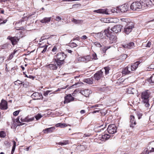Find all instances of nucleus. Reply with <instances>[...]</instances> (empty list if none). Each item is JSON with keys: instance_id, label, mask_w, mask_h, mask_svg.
Instances as JSON below:
<instances>
[{"instance_id": "9d476101", "label": "nucleus", "mask_w": 154, "mask_h": 154, "mask_svg": "<svg viewBox=\"0 0 154 154\" xmlns=\"http://www.w3.org/2000/svg\"><path fill=\"white\" fill-rule=\"evenodd\" d=\"M103 72L101 70L97 72L94 75L95 79L98 81L101 79L103 77Z\"/></svg>"}, {"instance_id": "864d4df0", "label": "nucleus", "mask_w": 154, "mask_h": 154, "mask_svg": "<svg viewBox=\"0 0 154 154\" xmlns=\"http://www.w3.org/2000/svg\"><path fill=\"white\" fill-rule=\"evenodd\" d=\"M70 46L72 47H76L77 46V45L74 42H72L70 43Z\"/></svg>"}, {"instance_id": "c85d7f7f", "label": "nucleus", "mask_w": 154, "mask_h": 154, "mask_svg": "<svg viewBox=\"0 0 154 154\" xmlns=\"http://www.w3.org/2000/svg\"><path fill=\"white\" fill-rule=\"evenodd\" d=\"M127 57V55L126 54H123L119 56V59L121 60V61H122L125 59Z\"/></svg>"}, {"instance_id": "1a4fd4ad", "label": "nucleus", "mask_w": 154, "mask_h": 154, "mask_svg": "<svg viewBox=\"0 0 154 154\" xmlns=\"http://www.w3.org/2000/svg\"><path fill=\"white\" fill-rule=\"evenodd\" d=\"M64 101L63 103L64 104L68 103L71 101H72L74 100V98L70 94L67 95L64 97Z\"/></svg>"}, {"instance_id": "bf43d9fd", "label": "nucleus", "mask_w": 154, "mask_h": 154, "mask_svg": "<svg viewBox=\"0 0 154 154\" xmlns=\"http://www.w3.org/2000/svg\"><path fill=\"white\" fill-rule=\"evenodd\" d=\"M90 134H84V135L83 136V137H89L90 136Z\"/></svg>"}, {"instance_id": "412c9836", "label": "nucleus", "mask_w": 154, "mask_h": 154, "mask_svg": "<svg viewBox=\"0 0 154 154\" xmlns=\"http://www.w3.org/2000/svg\"><path fill=\"white\" fill-rule=\"evenodd\" d=\"M7 39H9L11 41L13 45H15L17 42L18 39L17 37H13L8 36Z\"/></svg>"}, {"instance_id": "13d9d810", "label": "nucleus", "mask_w": 154, "mask_h": 154, "mask_svg": "<svg viewBox=\"0 0 154 154\" xmlns=\"http://www.w3.org/2000/svg\"><path fill=\"white\" fill-rule=\"evenodd\" d=\"M149 152L146 150V149H145L143 152L141 154H149Z\"/></svg>"}, {"instance_id": "a19ab883", "label": "nucleus", "mask_w": 154, "mask_h": 154, "mask_svg": "<svg viewBox=\"0 0 154 154\" xmlns=\"http://www.w3.org/2000/svg\"><path fill=\"white\" fill-rule=\"evenodd\" d=\"M94 44L96 46L100 48L102 46L98 42H95Z\"/></svg>"}, {"instance_id": "6e6d98bb", "label": "nucleus", "mask_w": 154, "mask_h": 154, "mask_svg": "<svg viewBox=\"0 0 154 154\" xmlns=\"http://www.w3.org/2000/svg\"><path fill=\"white\" fill-rule=\"evenodd\" d=\"M15 51H14V52L13 53L11 54V55H10V56L9 57V58H8V59L9 60H10L13 57L14 55L15 54Z\"/></svg>"}, {"instance_id": "a211bd4d", "label": "nucleus", "mask_w": 154, "mask_h": 154, "mask_svg": "<svg viewBox=\"0 0 154 154\" xmlns=\"http://www.w3.org/2000/svg\"><path fill=\"white\" fill-rule=\"evenodd\" d=\"M134 43L133 42H131L126 45H122V47L125 48L127 49H131L134 48Z\"/></svg>"}, {"instance_id": "7ed1b4c3", "label": "nucleus", "mask_w": 154, "mask_h": 154, "mask_svg": "<svg viewBox=\"0 0 154 154\" xmlns=\"http://www.w3.org/2000/svg\"><path fill=\"white\" fill-rule=\"evenodd\" d=\"M66 57V55L63 52L57 54L55 59L56 63L59 66L63 63L64 60Z\"/></svg>"}, {"instance_id": "b1692460", "label": "nucleus", "mask_w": 154, "mask_h": 154, "mask_svg": "<svg viewBox=\"0 0 154 154\" xmlns=\"http://www.w3.org/2000/svg\"><path fill=\"white\" fill-rule=\"evenodd\" d=\"M130 122L131 124L130 125V127L131 128H133L136 124V122L134 120V116H131Z\"/></svg>"}, {"instance_id": "e2e57ef3", "label": "nucleus", "mask_w": 154, "mask_h": 154, "mask_svg": "<svg viewBox=\"0 0 154 154\" xmlns=\"http://www.w3.org/2000/svg\"><path fill=\"white\" fill-rule=\"evenodd\" d=\"M107 20L105 18H102L101 19V21H103V22H105Z\"/></svg>"}, {"instance_id": "72a5a7b5", "label": "nucleus", "mask_w": 154, "mask_h": 154, "mask_svg": "<svg viewBox=\"0 0 154 154\" xmlns=\"http://www.w3.org/2000/svg\"><path fill=\"white\" fill-rule=\"evenodd\" d=\"M145 149L146 151H147L148 152H149H149H154V151H151V147H150V146L149 144L147 147Z\"/></svg>"}, {"instance_id": "c03bdc74", "label": "nucleus", "mask_w": 154, "mask_h": 154, "mask_svg": "<svg viewBox=\"0 0 154 154\" xmlns=\"http://www.w3.org/2000/svg\"><path fill=\"white\" fill-rule=\"evenodd\" d=\"M121 6L117 7L116 9V13H120L121 12V10H120Z\"/></svg>"}, {"instance_id": "2f4dec72", "label": "nucleus", "mask_w": 154, "mask_h": 154, "mask_svg": "<svg viewBox=\"0 0 154 154\" xmlns=\"http://www.w3.org/2000/svg\"><path fill=\"white\" fill-rule=\"evenodd\" d=\"M13 146L12 147V148L11 152V154H13L16 146V142L14 140L13 141Z\"/></svg>"}, {"instance_id": "69168bd1", "label": "nucleus", "mask_w": 154, "mask_h": 154, "mask_svg": "<svg viewBox=\"0 0 154 154\" xmlns=\"http://www.w3.org/2000/svg\"><path fill=\"white\" fill-rule=\"evenodd\" d=\"M111 12L112 13H114L115 12H116V9L115 8H113V9H112L111 10Z\"/></svg>"}, {"instance_id": "c756f323", "label": "nucleus", "mask_w": 154, "mask_h": 154, "mask_svg": "<svg viewBox=\"0 0 154 154\" xmlns=\"http://www.w3.org/2000/svg\"><path fill=\"white\" fill-rule=\"evenodd\" d=\"M69 143V142L68 140H63L62 142H59L58 143V144L59 145H60L61 146H63L64 145H66V144H68Z\"/></svg>"}, {"instance_id": "4d7b16f0", "label": "nucleus", "mask_w": 154, "mask_h": 154, "mask_svg": "<svg viewBox=\"0 0 154 154\" xmlns=\"http://www.w3.org/2000/svg\"><path fill=\"white\" fill-rule=\"evenodd\" d=\"M151 44V42L149 41H148V43L146 44V47H150Z\"/></svg>"}, {"instance_id": "aec40b11", "label": "nucleus", "mask_w": 154, "mask_h": 154, "mask_svg": "<svg viewBox=\"0 0 154 154\" xmlns=\"http://www.w3.org/2000/svg\"><path fill=\"white\" fill-rule=\"evenodd\" d=\"M94 12L102 14H109L108 12L107 11V9H99L98 10H94Z\"/></svg>"}, {"instance_id": "338daca9", "label": "nucleus", "mask_w": 154, "mask_h": 154, "mask_svg": "<svg viewBox=\"0 0 154 154\" xmlns=\"http://www.w3.org/2000/svg\"><path fill=\"white\" fill-rule=\"evenodd\" d=\"M5 70L7 72H8L9 71V70L8 68V67H7V64H6V65H5Z\"/></svg>"}, {"instance_id": "f03ea898", "label": "nucleus", "mask_w": 154, "mask_h": 154, "mask_svg": "<svg viewBox=\"0 0 154 154\" xmlns=\"http://www.w3.org/2000/svg\"><path fill=\"white\" fill-rule=\"evenodd\" d=\"M150 96V93L148 90L145 91L142 93L141 98V102L145 104L146 107H148L149 106V98Z\"/></svg>"}, {"instance_id": "39448f33", "label": "nucleus", "mask_w": 154, "mask_h": 154, "mask_svg": "<svg viewBox=\"0 0 154 154\" xmlns=\"http://www.w3.org/2000/svg\"><path fill=\"white\" fill-rule=\"evenodd\" d=\"M134 27V24L132 22H129L126 25L124 28V32L127 34H128L132 31V29Z\"/></svg>"}, {"instance_id": "052dcab7", "label": "nucleus", "mask_w": 154, "mask_h": 154, "mask_svg": "<svg viewBox=\"0 0 154 154\" xmlns=\"http://www.w3.org/2000/svg\"><path fill=\"white\" fill-rule=\"evenodd\" d=\"M4 59L2 57H0V63H2L3 62Z\"/></svg>"}, {"instance_id": "f704fd0d", "label": "nucleus", "mask_w": 154, "mask_h": 154, "mask_svg": "<svg viewBox=\"0 0 154 154\" xmlns=\"http://www.w3.org/2000/svg\"><path fill=\"white\" fill-rule=\"evenodd\" d=\"M6 136L5 132L3 131L0 132V137H5Z\"/></svg>"}, {"instance_id": "dca6fc26", "label": "nucleus", "mask_w": 154, "mask_h": 154, "mask_svg": "<svg viewBox=\"0 0 154 154\" xmlns=\"http://www.w3.org/2000/svg\"><path fill=\"white\" fill-rule=\"evenodd\" d=\"M129 5L126 4H124L121 6L120 10L121 12L124 13L127 11L129 9Z\"/></svg>"}, {"instance_id": "cd10ccee", "label": "nucleus", "mask_w": 154, "mask_h": 154, "mask_svg": "<svg viewBox=\"0 0 154 154\" xmlns=\"http://www.w3.org/2000/svg\"><path fill=\"white\" fill-rule=\"evenodd\" d=\"M152 3V2L149 0H148V2L146 1L143 2V3L145 4L144 8L147 7H150L151 6V4Z\"/></svg>"}, {"instance_id": "4be33fe9", "label": "nucleus", "mask_w": 154, "mask_h": 154, "mask_svg": "<svg viewBox=\"0 0 154 154\" xmlns=\"http://www.w3.org/2000/svg\"><path fill=\"white\" fill-rule=\"evenodd\" d=\"M21 122H26L27 121L26 118V117L24 118H22L21 116H19L16 119V122L17 123H21V122L20 121V119Z\"/></svg>"}, {"instance_id": "20e7f679", "label": "nucleus", "mask_w": 154, "mask_h": 154, "mask_svg": "<svg viewBox=\"0 0 154 154\" xmlns=\"http://www.w3.org/2000/svg\"><path fill=\"white\" fill-rule=\"evenodd\" d=\"M96 60L97 59V55L96 54H93L92 55V57L88 55L85 57H80L78 58V60L79 61H83L85 62H88L91 60V59Z\"/></svg>"}, {"instance_id": "ddd939ff", "label": "nucleus", "mask_w": 154, "mask_h": 154, "mask_svg": "<svg viewBox=\"0 0 154 154\" xmlns=\"http://www.w3.org/2000/svg\"><path fill=\"white\" fill-rule=\"evenodd\" d=\"M100 140L102 141H105L113 137V135L104 134L101 136H100Z\"/></svg>"}, {"instance_id": "a878e982", "label": "nucleus", "mask_w": 154, "mask_h": 154, "mask_svg": "<svg viewBox=\"0 0 154 154\" xmlns=\"http://www.w3.org/2000/svg\"><path fill=\"white\" fill-rule=\"evenodd\" d=\"M51 18V17H45L43 19L41 20H40V22L42 23H48L50 22Z\"/></svg>"}, {"instance_id": "79ce46f5", "label": "nucleus", "mask_w": 154, "mask_h": 154, "mask_svg": "<svg viewBox=\"0 0 154 154\" xmlns=\"http://www.w3.org/2000/svg\"><path fill=\"white\" fill-rule=\"evenodd\" d=\"M51 91L49 90H47L45 91H44L43 94V95L45 97H47L48 95V94Z\"/></svg>"}, {"instance_id": "774afa93", "label": "nucleus", "mask_w": 154, "mask_h": 154, "mask_svg": "<svg viewBox=\"0 0 154 154\" xmlns=\"http://www.w3.org/2000/svg\"><path fill=\"white\" fill-rule=\"evenodd\" d=\"M28 78H29L30 79H34V77L32 75H29V76H28Z\"/></svg>"}, {"instance_id": "5701e85b", "label": "nucleus", "mask_w": 154, "mask_h": 154, "mask_svg": "<svg viewBox=\"0 0 154 154\" xmlns=\"http://www.w3.org/2000/svg\"><path fill=\"white\" fill-rule=\"evenodd\" d=\"M55 128L54 127H52L50 128H47L43 130V131L44 133H47L49 132H51L54 130Z\"/></svg>"}, {"instance_id": "e433bc0d", "label": "nucleus", "mask_w": 154, "mask_h": 154, "mask_svg": "<svg viewBox=\"0 0 154 154\" xmlns=\"http://www.w3.org/2000/svg\"><path fill=\"white\" fill-rule=\"evenodd\" d=\"M23 82L19 80H17V81L14 82V84L15 85H19L22 84Z\"/></svg>"}, {"instance_id": "49530a36", "label": "nucleus", "mask_w": 154, "mask_h": 154, "mask_svg": "<svg viewBox=\"0 0 154 154\" xmlns=\"http://www.w3.org/2000/svg\"><path fill=\"white\" fill-rule=\"evenodd\" d=\"M48 46L47 45H45L44 46H42V48L44 47V49L42 51V53H44L47 50V48Z\"/></svg>"}, {"instance_id": "680f3d73", "label": "nucleus", "mask_w": 154, "mask_h": 154, "mask_svg": "<svg viewBox=\"0 0 154 154\" xmlns=\"http://www.w3.org/2000/svg\"><path fill=\"white\" fill-rule=\"evenodd\" d=\"M87 38V37L85 35H84L82 36L81 37V38L82 39H86Z\"/></svg>"}, {"instance_id": "603ef678", "label": "nucleus", "mask_w": 154, "mask_h": 154, "mask_svg": "<svg viewBox=\"0 0 154 154\" xmlns=\"http://www.w3.org/2000/svg\"><path fill=\"white\" fill-rule=\"evenodd\" d=\"M62 18L59 16H57L56 17L55 20L59 22L62 20Z\"/></svg>"}, {"instance_id": "f3484780", "label": "nucleus", "mask_w": 154, "mask_h": 154, "mask_svg": "<svg viewBox=\"0 0 154 154\" xmlns=\"http://www.w3.org/2000/svg\"><path fill=\"white\" fill-rule=\"evenodd\" d=\"M129 67L128 66L122 70V73L123 75H128L132 73Z\"/></svg>"}, {"instance_id": "0eeeda50", "label": "nucleus", "mask_w": 154, "mask_h": 154, "mask_svg": "<svg viewBox=\"0 0 154 154\" xmlns=\"http://www.w3.org/2000/svg\"><path fill=\"white\" fill-rule=\"evenodd\" d=\"M108 133L112 134L117 131V128L115 125H109L107 129Z\"/></svg>"}, {"instance_id": "58836bf2", "label": "nucleus", "mask_w": 154, "mask_h": 154, "mask_svg": "<svg viewBox=\"0 0 154 154\" xmlns=\"http://www.w3.org/2000/svg\"><path fill=\"white\" fill-rule=\"evenodd\" d=\"M110 47H105L103 48H102V53H104L106 52V50H108Z\"/></svg>"}, {"instance_id": "f257e3e1", "label": "nucleus", "mask_w": 154, "mask_h": 154, "mask_svg": "<svg viewBox=\"0 0 154 154\" xmlns=\"http://www.w3.org/2000/svg\"><path fill=\"white\" fill-rule=\"evenodd\" d=\"M144 5L142 1L134 2L131 5L130 8L133 11H139L144 8Z\"/></svg>"}, {"instance_id": "5fc2aeb1", "label": "nucleus", "mask_w": 154, "mask_h": 154, "mask_svg": "<svg viewBox=\"0 0 154 154\" xmlns=\"http://www.w3.org/2000/svg\"><path fill=\"white\" fill-rule=\"evenodd\" d=\"M57 50V48L55 46H54L52 50V51L54 53V54H55V52Z\"/></svg>"}, {"instance_id": "473e14b6", "label": "nucleus", "mask_w": 154, "mask_h": 154, "mask_svg": "<svg viewBox=\"0 0 154 154\" xmlns=\"http://www.w3.org/2000/svg\"><path fill=\"white\" fill-rule=\"evenodd\" d=\"M56 126L60 127L61 128H63L66 126V124L64 123H59L56 125Z\"/></svg>"}, {"instance_id": "0e129e2a", "label": "nucleus", "mask_w": 154, "mask_h": 154, "mask_svg": "<svg viewBox=\"0 0 154 154\" xmlns=\"http://www.w3.org/2000/svg\"><path fill=\"white\" fill-rule=\"evenodd\" d=\"M80 112L81 114H83L85 113V111L84 110H82L80 111Z\"/></svg>"}, {"instance_id": "ea45409f", "label": "nucleus", "mask_w": 154, "mask_h": 154, "mask_svg": "<svg viewBox=\"0 0 154 154\" xmlns=\"http://www.w3.org/2000/svg\"><path fill=\"white\" fill-rule=\"evenodd\" d=\"M42 117V116L40 114H38L37 115L35 116V117L37 120H38L40 119Z\"/></svg>"}, {"instance_id": "8fccbe9b", "label": "nucleus", "mask_w": 154, "mask_h": 154, "mask_svg": "<svg viewBox=\"0 0 154 154\" xmlns=\"http://www.w3.org/2000/svg\"><path fill=\"white\" fill-rule=\"evenodd\" d=\"M137 116L138 119H140L142 115V114L139 112H137Z\"/></svg>"}, {"instance_id": "37998d69", "label": "nucleus", "mask_w": 154, "mask_h": 154, "mask_svg": "<svg viewBox=\"0 0 154 154\" xmlns=\"http://www.w3.org/2000/svg\"><path fill=\"white\" fill-rule=\"evenodd\" d=\"M106 74H107L109 73V68L108 67H105L104 68Z\"/></svg>"}, {"instance_id": "4c0bfd02", "label": "nucleus", "mask_w": 154, "mask_h": 154, "mask_svg": "<svg viewBox=\"0 0 154 154\" xmlns=\"http://www.w3.org/2000/svg\"><path fill=\"white\" fill-rule=\"evenodd\" d=\"M27 119V122H30L33 121L34 119V117H32L31 118L29 117L28 116L26 117Z\"/></svg>"}, {"instance_id": "6ab92c4d", "label": "nucleus", "mask_w": 154, "mask_h": 154, "mask_svg": "<svg viewBox=\"0 0 154 154\" xmlns=\"http://www.w3.org/2000/svg\"><path fill=\"white\" fill-rule=\"evenodd\" d=\"M80 93L85 97H89L90 94L91 93V91L87 89L82 91Z\"/></svg>"}, {"instance_id": "7c9ffc66", "label": "nucleus", "mask_w": 154, "mask_h": 154, "mask_svg": "<svg viewBox=\"0 0 154 154\" xmlns=\"http://www.w3.org/2000/svg\"><path fill=\"white\" fill-rule=\"evenodd\" d=\"M72 21L75 24H80L83 22V21L79 20H76L75 19H73Z\"/></svg>"}, {"instance_id": "de8ad7c7", "label": "nucleus", "mask_w": 154, "mask_h": 154, "mask_svg": "<svg viewBox=\"0 0 154 154\" xmlns=\"http://www.w3.org/2000/svg\"><path fill=\"white\" fill-rule=\"evenodd\" d=\"M20 112V110H18L14 112L13 113V115L14 116H17Z\"/></svg>"}, {"instance_id": "09e8293b", "label": "nucleus", "mask_w": 154, "mask_h": 154, "mask_svg": "<svg viewBox=\"0 0 154 154\" xmlns=\"http://www.w3.org/2000/svg\"><path fill=\"white\" fill-rule=\"evenodd\" d=\"M153 77V76L152 75L150 78L149 79L148 82L150 83H154V80L152 79V78Z\"/></svg>"}, {"instance_id": "393cba45", "label": "nucleus", "mask_w": 154, "mask_h": 154, "mask_svg": "<svg viewBox=\"0 0 154 154\" xmlns=\"http://www.w3.org/2000/svg\"><path fill=\"white\" fill-rule=\"evenodd\" d=\"M57 65H56L55 63L54 64H51L47 66L48 68L52 70H56L57 68Z\"/></svg>"}, {"instance_id": "a18cd8bd", "label": "nucleus", "mask_w": 154, "mask_h": 154, "mask_svg": "<svg viewBox=\"0 0 154 154\" xmlns=\"http://www.w3.org/2000/svg\"><path fill=\"white\" fill-rule=\"evenodd\" d=\"M7 48V45H4L0 46V51L2 50L5 49Z\"/></svg>"}, {"instance_id": "2eb2a0df", "label": "nucleus", "mask_w": 154, "mask_h": 154, "mask_svg": "<svg viewBox=\"0 0 154 154\" xmlns=\"http://www.w3.org/2000/svg\"><path fill=\"white\" fill-rule=\"evenodd\" d=\"M8 108L7 103L5 100H2L0 103V109H6Z\"/></svg>"}, {"instance_id": "f8f14e48", "label": "nucleus", "mask_w": 154, "mask_h": 154, "mask_svg": "<svg viewBox=\"0 0 154 154\" xmlns=\"http://www.w3.org/2000/svg\"><path fill=\"white\" fill-rule=\"evenodd\" d=\"M122 27V26L120 25H118L115 26L111 28V29L114 32L117 33L121 31Z\"/></svg>"}, {"instance_id": "bb28decb", "label": "nucleus", "mask_w": 154, "mask_h": 154, "mask_svg": "<svg viewBox=\"0 0 154 154\" xmlns=\"http://www.w3.org/2000/svg\"><path fill=\"white\" fill-rule=\"evenodd\" d=\"M83 82L88 84H91L93 83V79L90 78L85 79H84Z\"/></svg>"}, {"instance_id": "c9c22d12", "label": "nucleus", "mask_w": 154, "mask_h": 154, "mask_svg": "<svg viewBox=\"0 0 154 154\" xmlns=\"http://www.w3.org/2000/svg\"><path fill=\"white\" fill-rule=\"evenodd\" d=\"M149 145L151 147V151H154V142H152L150 143Z\"/></svg>"}, {"instance_id": "4468645a", "label": "nucleus", "mask_w": 154, "mask_h": 154, "mask_svg": "<svg viewBox=\"0 0 154 154\" xmlns=\"http://www.w3.org/2000/svg\"><path fill=\"white\" fill-rule=\"evenodd\" d=\"M31 97L34 100L40 99L42 98V94L38 93H34L31 95Z\"/></svg>"}, {"instance_id": "423d86ee", "label": "nucleus", "mask_w": 154, "mask_h": 154, "mask_svg": "<svg viewBox=\"0 0 154 154\" xmlns=\"http://www.w3.org/2000/svg\"><path fill=\"white\" fill-rule=\"evenodd\" d=\"M109 33V29H105L103 31H102L98 33L97 34L99 35L100 37L103 39L106 38V37H108V34Z\"/></svg>"}, {"instance_id": "9b49d317", "label": "nucleus", "mask_w": 154, "mask_h": 154, "mask_svg": "<svg viewBox=\"0 0 154 154\" xmlns=\"http://www.w3.org/2000/svg\"><path fill=\"white\" fill-rule=\"evenodd\" d=\"M140 64V63L139 62H136L134 63L131 64L130 65H128L129 67V69L131 71H134L138 67V66Z\"/></svg>"}, {"instance_id": "3c124183", "label": "nucleus", "mask_w": 154, "mask_h": 154, "mask_svg": "<svg viewBox=\"0 0 154 154\" xmlns=\"http://www.w3.org/2000/svg\"><path fill=\"white\" fill-rule=\"evenodd\" d=\"M23 87L25 88H27L29 86V83L28 82H26L23 84Z\"/></svg>"}, {"instance_id": "6e6552de", "label": "nucleus", "mask_w": 154, "mask_h": 154, "mask_svg": "<svg viewBox=\"0 0 154 154\" xmlns=\"http://www.w3.org/2000/svg\"><path fill=\"white\" fill-rule=\"evenodd\" d=\"M109 42L111 43H115L117 41V38L116 36L114 33H112L109 32L108 34Z\"/></svg>"}]
</instances>
